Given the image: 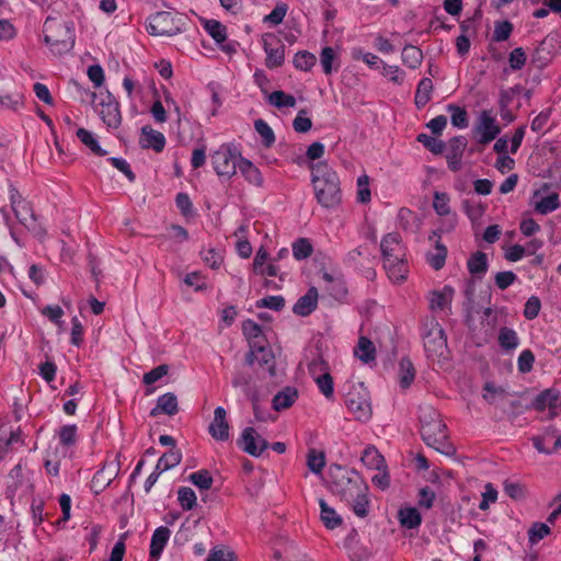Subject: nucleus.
Returning <instances> with one entry per match:
<instances>
[{"mask_svg":"<svg viewBox=\"0 0 561 561\" xmlns=\"http://www.w3.org/2000/svg\"><path fill=\"white\" fill-rule=\"evenodd\" d=\"M311 183L317 202L327 209L342 204L341 182L337 173L325 161L310 164Z\"/></svg>","mask_w":561,"mask_h":561,"instance_id":"obj_1","label":"nucleus"},{"mask_svg":"<svg viewBox=\"0 0 561 561\" xmlns=\"http://www.w3.org/2000/svg\"><path fill=\"white\" fill-rule=\"evenodd\" d=\"M44 42L54 55L69 53L76 41L73 22H61L48 16L44 23Z\"/></svg>","mask_w":561,"mask_h":561,"instance_id":"obj_2","label":"nucleus"},{"mask_svg":"<svg viewBox=\"0 0 561 561\" xmlns=\"http://www.w3.org/2000/svg\"><path fill=\"white\" fill-rule=\"evenodd\" d=\"M331 491L341 501L354 500V496L358 497V493L368 492V485L354 469L336 466L331 471Z\"/></svg>","mask_w":561,"mask_h":561,"instance_id":"obj_3","label":"nucleus"},{"mask_svg":"<svg viewBox=\"0 0 561 561\" xmlns=\"http://www.w3.org/2000/svg\"><path fill=\"white\" fill-rule=\"evenodd\" d=\"M92 104L95 112L99 113L103 123L113 129H117L122 124V114L119 103L115 96L106 91L100 94L91 92Z\"/></svg>","mask_w":561,"mask_h":561,"instance_id":"obj_4","label":"nucleus"},{"mask_svg":"<svg viewBox=\"0 0 561 561\" xmlns=\"http://www.w3.org/2000/svg\"><path fill=\"white\" fill-rule=\"evenodd\" d=\"M243 157L240 151L231 145H221L213 154L211 163L217 175L231 179L239 169Z\"/></svg>","mask_w":561,"mask_h":561,"instance_id":"obj_5","label":"nucleus"},{"mask_svg":"<svg viewBox=\"0 0 561 561\" xmlns=\"http://www.w3.org/2000/svg\"><path fill=\"white\" fill-rule=\"evenodd\" d=\"M345 405L357 421L366 422L371 417L370 397L363 382L351 387L345 396Z\"/></svg>","mask_w":561,"mask_h":561,"instance_id":"obj_6","label":"nucleus"},{"mask_svg":"<svg viewBox=\"0 0 561 561\" xmlns=\"http://www.w3.org/2000/svg\"><path fill=\"white\" fill-rule=\"evenodd\" d=\"M421 436L424 443L438 453L451 456L455 454V447L448 442L446 425L443 421L424 424L421 426Z\"/></svg>","mask_w":561,"mask_h":561,"instance_id":"obj_7","label":"nucleus"},{"mask_svg":"<svg viewBox=\"0 0 561 561\" xmlns=\"http://www.w3.org/2000/svg\"><path fill=\"white\" fill-rule=\"evenodd\" d=\"M147 21V32L152 36H174L183 32V19H175L167 11L156 12Z\"/></svg>","mask_w":561,"mask_h":561,"instance_id":"obj_8","label":"nucleus"},{"mask_svg":"<svg viewBox=\"0 0 561 561\" xmlns=\"http://www.w3.org/2000/svg\"><path fill=\"white\" fill-rule=\"evenodd\" d=\"M424 350L428 357L443 356L447 348V337L443 327L432 319L425 324L423 333Z\"/></svg>","mask_w":561,"mask_h":561,"instance_id":"obj_9","label":"nucleus"},{"mask_svg":"<svg viewBox=\"0 0 561 561\" xmlns=\"http://www.w3.org/2000/svg\"><path fill=\"white\" fill-rule=\"evenodd\" d=\"M237 445L252 457H260L270 447L268 442L250 426L242 431Z\"/></svg>","mask_w":561,"mask_h":561,"instance_id":"obj_10","label":"nucleus"},{"mask_svg":"<svg viewBox=\"0 0 561 561\" xmlns=\"http://www.w3.org/2000/svg\"><path fill=\"white\" fill-rule=\"evenodd\" d=\"M472 131L479 136L478 142L480 145H488L497 137L501 133V128L496 124L495 118L491 115V112L484 110L480 113L478 123L474 125Z\"/></svg>","mask_w":561,"mask_h":561,"instance_id":"obj_11","label":"nucleus"},{"mask_svg":"<svg viewBox=\"0 0 561 561\" xmlns=\"http://www.w3.org/2000/svg\"><path fill=\"white\" fill-rule=\"evenodd\" d=\"M263 48L266 54L265 66L268 69L280 67L285 61V45L272 34L263 36Z\"/></svg>","mask_w":561,"mask_h":561,"instance_id":"obj_12","label":"nucleus"},{"mask_svg":"<svg viewBox=\"0 0 561 561\" xmlns=\"http://www.w3.org/2000/svg\"><path fill=\"white\" fill-rule=\"evenodd\" d=\"M272 350L263 343L254 344L245 356V363L252 366L257 362L261 367H265L271 376L275 375V360Z\"/></svg>","mask_w":561,"mask_h":561,"instance_id":"obj_13","label":"nucleus"},{"mask_svg":"<svg viewBox=\"0 0 561 561\" xmlns=\"http://www.w3.org/2000/svg\"><path fill=\"white\" fill-rule=\"evenodd\" d=\"M380 250L383 262H393V260L405 257V247L402 244L401 236L398 232L383 236Z\"/></svg>","mask_w":561,"mask_h":561,"instance_id":"obj_14","label":"nucleus"},{"mask_svg":"<svg viewBox=\"0 0 561 561\" xmlns=\"http://www.w3.org/2000/svg\"><path fill=\"white\" fill-rule=\"evenodd\" d=\"M226 414V410L222 407H217L214 412V420L208 427L211 437L219 442H225L229 438V424Z\"/></svg>","mask_w":561,"mask_h":561,"instance_id":"obj_15","label":"nucleus"},{"mask_svg":"<svg viewBox=\"0 0 561 561\" xmlns=\"http://www.w3.org/2000/svg\"><path fill=\"white\" fill-rule=\"evenodd\" d=\"M559 405V392L554 389L541 391L533 401V408L537 411H545L546 409H549L550 417L557 415V409Z\"/></svg>","mask_w":561,"mask_h":561,"instance_id":"obj_16","label":"nucleus"},{"mask_svg":"<svg viewBox=\"0 0 561 561\" xmlns=\"http://www.w3.org/2000/svg\"><path fill=\"white\" fill-rule=\"evenodd\" d=\"M139 145L142 149L152 148L156 152H161L165 147V137L162 133L146 125L141 128Z\"/></svg>","mask_w":561,"mask_h":561,"instance_id":"obj_17","label":"nucleus"},{"mask_svg":"<svg viewBox=\"0 0 561 561\" xmlns=\"http://www.w3.org/2000/svg\"><path fill=\"white\" fill-rule=\"evenodd\" d=\"M318 306V290L310 287L308 291L301 296L293 307V312L299 317H308Z\"/></svg>","mask_w":561,"mask_h":561,"instance_id":"obj_18","label":"nucleus"},{"mask_svg":"<svg viewBox=\"0 0 561 561\" xmlns=\"http://www.w3.org/2000/svg\"><path fill=\"white\" fill-rule=\"evenodd\" d=\"M178 412L179 403L176 396L173 392H167L158 398L156 407L150 411V416L156 417L162 413L172 416Z\"/></svg>","mask_w":561,"mask_h":561,"instance_id":"obj_19","label":"nucleus"},{"mask_svg":"<svg viewBox=\"0 0 561 561\" xmlns=\"http://www.w3.org/2000/svg\"><path fill=\"white\" fill-rule=\"evenodd\" d=\"M455 295V289L445 285L442 290H434L430 297V308L433 311L444 310L449 307Z\"/></svg>","mask_w":561,"mask_h":561,"instance_id":"obj_20","label":"nucleus"},{"mask_svg":"<svg viewBox=\"0 0 561 561\" xmlns=\"http://www.w3.org/2000/svg\"><path fill=\"white\" fill-rule=\"evenodd\" d=\"M170 535L171 531L165 526H160L153 531L150 542V557L152 559L160 558L165 545L169 541Z\"/></svg>","mask_w":561,"mask_h":561,"instance_id":"obj_21","label":"nucleus"},{"mask_svg":"<svg viewBox=\"0 0 561 561\" xmlns=\"http://www.w3.org/2000/svg\"><path fill=\"white\" fill-rule=\"evenodd\" d=\"M298 399V390L294 387H285L278 391L273 398V409L282 411L291 407Z\"/></svg>","mask_w":561,"mask_h":561,"instance_id":"obj_22","label":"nucleus"},{"mask_svg":"<svg viewBox=\"0 0 561 561\" xmlns=\"http://www.w3.org/2000/svg\"><path fill=\"white\" fill-rule=\"evenodd\" d=\"M389 278L394 283L403 282L408 275V264L405 257L393 260V262H383Z\"/></svg>","mask_w":561,"mask_h":561,"instance_id":"obj_23","label":"nucleus"},{"mask_svg":"<svg viewBox=\"0 0 561 561\" xmlns=\"http://www.w3.org/2000/svg\"><path fill=\"white\" fill-rule=\"evenodd\" d=\"M319 506L320 518L328 529H335L336 527L342 525V517L335 512L334 508L329 506L323 499L319 500Z\"/></svg>","mask_w":561,"mask_h":561,"instance_id":"obj_24","label":"nucleus"},{"mask_svg":"<svg viewBox=\"0 0 561 561\" xmlns=\"http://www.w3.org/2000/svg\"><path fill=\"white\" fill-rule=\"evenodd\" d=\"M360 460L369 469L380 471V469L387 468L383 456L374 446L364 449Z\"/></svg>","mask_w":561,"mask_h":561,"instance_id":"obj_25","label":"nucleus"},{"mask_svg":"<svg viewBox=\"0 0 561 561\" xmlns=\"http://www.w3.org/2000/svg\"><path fill=\"white\" fill-rule=\"evenodd\" d=\"M242 332L249 342L250 350L253 347L254 344L265 342L262 328L251 319H247L245 321H243Z\"/></svg>","mask_w":561,"mask_h":561,"instance_id":"obj_26","label":"nucleus"},{"mask_svg":"<svg viewBox=\"0 0 561 561\" xmlns=\"http://www.w3.org/2000/svg\"><path fill=\"white\" fill-rule=\"evenodd\" d=\"M239 170L250 184L257 187L263 185V176L261 171L250 160L243 158L239 164Z\"/></svg>","mask_w":561,"mask_h":561,"instance_id":"obj_27","label":"nucleus"},{"mask_svg":"<svg viewBox=\"0 0 561 561\" xmlns=\"http://www.w3.org/2000/svg\"><path fill=\"white\" fill-rule=\"evenodd\" d=\"M497 342L503 351L513 352L519 345V337L513 329L503 327L499 331Z\"/></svg>","mask_w":561,"mask_h":561,"instance_id":"obj_28","label":"nucleus"},{"mask_svg":"<svg viewBox=\"0 0 561 561\" xmlns=\"http://www.w3.org/2000/svg\"><path fill=\"white\" fill-rule=\"evenodd\" d=\"M468 271L478 277L484 275L488 271V257L484 252H474L467 262Z\"/></svg>","mask_w":561,"mask_h":561,"instance_id":"obj_29","label":"nucleus"},{"mask_svg":"<svg viewBox=\"0 0 561 561\" xmlns=\"http://www.w3.org/2000/svg\"><path fill=\"white\" fill-rule=\"evenodd\" d=\"M433 82L430 78H423L416 88L414 103L417 108L424 107L431 100Z\"/></svg>","mask_w":561,"mask_h":561,"instance_id":"obj_30","label":"nucleus"},{"mask_svg":"<svg viewBox=\"0 0 561 561\" xmlns=\"http://www.w3.org/2000/svg\"><path fill=\"white\" fill-rule=\"evenodd\" d=\"M398 518L401 526L408 529H414L422 523V516L415 507L400 510Z\"/></svg>","mask_w":561,"mask_h":561,"instance_id":"obj_31","label":"nucleus"},{"mask_svg":"<svg viewBox=\"0 0 561 561\" xmlns=\"http://www.w3.org/2000/svg\"><path fill=\"white\" fill-rule=\"evenodd\" d=\"M16 219L28 229L34 228L36 217L34 210L28 202H23L15 208H12Z\"/></svg>","mask_w":561,"mask_h":561,"instance_id":"obj_32","label":"nucleus"},{"mask_svg":"<svg viewBox=\"0 0 561 561\" xmlns=\"http://www.w3.org/2000/svg\"><path fill=\"white\" fill-rule=\"evenodd\" d=\"M399 383L402 389H408L415 378V369L408 357H402L399 363Z\"/></svg>","mask_w":561,"mask_h":561,"instance_id":"obj_33","label":"nucleus"},{"mask_svg":"<svg viewBox=\"0 0 561 561\" xmlns=\"http://www.w3.org/2000/svg\"><path fill=\"white\" fill-rule=\"evenodd\" d=\"M114 479V472H107V469L105 467L101 468L95 472V474L92 478L91 481V490L95 494H100L102 491H104L113 481Z\"/></svg>","mask_w":561,"mask_h":561,"instance_id":"obj_34","label":"nucleus"},{"mask_svg":"<svg viewBox=\"0 0 561 561\" xmlns=\"http://www.w3.org/2000/svg\"><path fill=\"white\" fill-rule=\"evenodd\" d=\"M401 58L407 67L416 69L422 64L423 53L414 45H405L402 49Z\"/></svg>","mask_w":561,"mask_h":561,"instance_id":"obj_35","label":"nucleus"},{"mask_svg":"<svg viewBox=\"0 0 561 561\" xmlns=\"http://www.w3.org/2000/svg\"><path fill=\"white\" fill-rule=\"evenodd\" d=\"M203 26L217 44L227 41V27L221 22L213 19L204 20Z\"/></svg>","mask_w":561,"mask_h":561,"instance_id":"obj_36","label":"nucleus"},{"mask_svg":"<svg viewBox=\"0 0 561 561\" xmlns=\"http://www.w3.org/2000/svg\"><path fill=\"white\" fill-rule=\"evenodd\" d=\"M77 137L79 140L87 146L95 156L104 157L107 151L102 149L94 135L85 128H79L77 130Z\"/></svg>","mask_w":561,"mask_h":561,"instance_id":"obj_37","label":"nucleus"},{"mask_svg":"<svg viewBox=\"0 0 561 561\" xmlns=\"http://www.w3.org/2000/svg\"><path fill=\"white\" fill-rule=\"evenodd\" d=\"M23 469L21 463H18L11 469L8 476L7 496L12 499L18 489L23 484Z\"/></svg>","mask_w":561,"mask_h":561,"instance_id":"obj_38","label":"nucleus"},{"mask_svg":"<svg viewBox=\"0 0 561 561\" xmlns=\"http://www.w3.org/2000/svg\"><path fill=\"white\" fill-rule=\"evenodd\" d=\"M351 506L354 514L360 518H365L369 514V500L368 492L358 493V497L354 496V500H347L345 502Z\"/></svg>","mask_w":561,"mask_h":561,"instance_id":"obj_39","label":"nucleus"},{"mask_svg":"<svg viewBox=\"0 0 561 561\" xmlns=\"http://www.w3.org/2000/svg\"><path fill=\"white\" fill-rule=\"evenodd\" d=\"M355 354L364 363H369L375 359L376 348L374 343L366 336H360L357 343Z\"/></svg>","mask_w":561,"mask_h":561,"instance_id":"obj_40","label":"nucleus"},{"mask_svg":"<svg viewBox=\"0 0 561 561\" xmlns=\"http://www.w3.org/2000/svg\"><path fill=\"white\" fill-rule=\"evenodd\" d=\"M551 60V54L548 47V42L542 41L534 50L531 55V62L535 67L542 69Z\"/></svg>","mask_w":561,"mask_h":561,"instance_id":"obj_41","label":"nucleus"},{"mask_svg":"<svg viewBox=\"0 0 561 561\" xmlns=\"http://www.w3.org/2000/svg\"><path fill=\"white\" fill-rule=\"evenodd\" d=\"M307 466L309 470L316 474H320L325 467V455L323 451H318L314 448L308 450Z\"/></svg>","mask_w":561,"mask_h":561,"instance_id":"obj_42","label":"nucleus"},{"mask_svg":"<svg viewBox=\"0 0 561 561\" xmlns=\"http://www.w3.org/2000/svg\"><path fill=\"white\" fill-rule=\"evenodd\" d=\"M435 250H436V253H428L426 257H427L428 264L435 271H439L445 265L446 256H447V248L440 241L437 240L435 242Z\"/></svg>","mask_w":561,"mask_h":561,"instance_id":"obj_43","label":"nucleus"},{"mask_svg":"<svg viewBox=\"0 0 561 561\" xmlns=\"http://www.w3.org/2000/svg\"><path fill=\"white\" fill-rule=\"evenodd\" d=\"M447 111L451 114V124L457 128H467L469 125L468 113L465 107L448 104Z\"/></svg>","mask_w":561,"mask_h":561,"instance_id":"obj_44","label":"nucleus"},{"mask_svg":"<svg viewBox=\"0 0 561 561\" xmlns=\"http://www.w3.org/2000/svg\"><path fill=\"white\" fill-rule=\"evenodd\" d=\"M178 501L184 511H191L197 505L196 494L188 486H181L178 490Z\"/></svg>","mask_w":561,"mask_h":561,"instance_id":"obj_45","label":"nucleus"},{"mask_svg":"<svg viewBox=\"0 0 561 561\" xmlns=\"http://www.w3.org/2000/svg\"><path fill=\"white\" fill-rule=\"evenodd\" d=\"M316 56L307 50L298 51L293 60L296 69L309 71L316 65Z\"/></svg>","mask_w":561,"mask_h":561,"instance_id":"obj_46","label":"nucleus"},{"mask_svg":"<svg viewBox=\"0 0 561 561\" xmlns=\"http://www.w3.org/2000/svg\"><path fill=\"white\" fill-rule=\"evenodd\" d=\"M188 480L199 490H209L214 481L210 472L206 469L191 473Z\"/></svg>","mask_w":561,"mask_h":561,"instance_id":"obj_47","label":"nucleus"},{"mask_svg":"<svg viewBox=\"0 0 561 561\" xmlns=\"http://www.w3.org/2000/svg\"><path fill=\"white\" fill-rule=\"evenodd\" d=\"M268 102L278 108L282 107H294L296 105V99L290 95L286 94L284 91L277 90L272 92L268 95Z\"/></svg>","mask_w":561,"mask_h":561,"instance_id":"obj_48","label":"nucleus"},{"mask_svg":"<svg viewBox=\"0 0 561 561\" xmlns=\"http://www.w3.org/2000/svg\"><path fill=\"white\" fill-rule=\"evenodd\" d=\"M416 140L434 154H440L446 148V144L443 140L426 134H419Z\"/></svg>","mask_w":561,"mask_h":561,"instance_id":"obj_49","label":"nucleus"},{"mask_svg":"<svg viewBox=\"0 0 561 561\" xmlns=\"http://www.w3.org/2000/svg\"><path fill=\"white\" fill-rule=\"evenodd\" d=\"M560 206L558 194L553 193L542 197L536 203L535 209L541 215H547Z\"/></svg>","mask_w":561,"mask_h":561,"instance_id":"obj_50","label":"nucleus"},{"mask_svg":"<svg viewBox=\"0 0 561 561\" xmlns=\"http://www.w3.org/2000/svg\"><path fill=\"white\" fill-rule=\"evenodd\" d=\"M255 131L262 137V142L265 147H271L275 142V135L270 125L259 118L254 122Z\"/></svg>","mask_w":561,"mask_h":561,"instance_id":"obj_51","label":"nucleus"},{"mask_svg":"<svg viewBox=\"0 0 561 561\" xmlns=\"http://www.w3.org/2000/svg\"><path fill=\"white\" fill-rule=\"evenodd\" d=\"M312 251V244L306 238H299L293 243V254L298 261L309 257Z\"/></svg>","mask_w":561,"mask_h":561,"instance_id":"obj_52","label":"nucleus"},{"mask_svg":"<svg viewBox=\"0 0 561 561\" xmlns=\"http://www.w3.org/2000/svg\"><path fill=\"white\" fill-rule=\"evenodd\" d=\"M320 392L327 398L331 399L334 394L333 378L330 373L320 374L319 377L313 379Z\"/></svg>","mask_w":561,"mask_h":561,"instance_id":"obj_53","label":"nucleus"},{"mask_svg":"<svg viewBox=\"0 0 561 561\" xmlns=\"http://www.w3.org/2000/svg\"><path fill=\"white\" fill-rule=\"evenodd\" d=\"M513 32V24L505 20V21H496L494 24V31L492 35V39L494 42H504L508 39Z\"/></svg>","mask_w":561,"mask_h":561,"instance_id":"obj_54","label":"nucleus"},{"mask_svg":"<svg viewBox=\"0 0 561 561\" xmlns=\"http://www.w3.org/2000/svg\"><path fill=\"white\" fill-rule=\"evenodd\" d=\"M550 527L545 523H534L528 530V539L531 545L537 543L550 534Z\"/></svg>","mask_w":561,"mask_h":561,"instance_id":"obj_55","label":"nucleus"},{"mask_svg":"<svg viewBox=\"0 0 561 561\" xmlns=\"http://www.w3.org/2000/svg\"><path fill=\"white\" fill-rule=\"evenodd\" d=\"M433 207L437 215H439V216L448 215L450 213L448 194L444 193V192H435Z\"/></svg>","mask_w":561,"mask_h":561,"instance_id":"obj_56","label":"nucleus"},{"mask_svg":"<svg viewBox=\"0 0 561 561\" xmlns=\"http://www.w3.org/2000/svg\"><path fill=\"white\" fill-rule=\"evenodd\" d=\"M504 492L513 500H523L526 496V489L519 482L506 480L503 483Z\"/></svg>","mask_w":561,"mask_h":561,"instance_id":"obj_57","label":"nucleus"},{"mask_svg":"<svg viewBox=\"0 0 561 561\" xmlns=\"http://www.w3.org/2000/svg\"><path fill=\"white\" fill-rule=\"evenodd\" d=\"M308 371L310 376L314 379L320 376V374L330 373L329 364L323 359V357L318 354L309 364Z\"/></svg>","mask_w":561,"mask_h":561,"instance_id":"obj_58","label":"nucleus"},{"mask_svg":"<svg viewBox=\"0 0 561 561\" xmlns=\"http://www.w3.org/2000/svg\"><path fill=\"white\" fill-rule=\"evenodd\" d=\"M58 436L61 445H75L77 440V426L75 424L61 426Z\"/></svg>","mask_w":561,"mask_h":561,"instance_id":"obj_59","label":"nucleus"},{"mask_svg":"<svg viewBox=\"0 0 561 561\" xmlns=\"http://www.w3.org/2000/svg\"><path fill=\"white\" fill-rule=\"evenodd\" d=\"M257 308H268L275 311H280L285 307V299L282 296H266L256 301Z\"/></svg>","mask_w":561,"mask_h":561,"instance_id":"obj_60","label":"nucleus"},{"mask_svg":"<svg viewBox=\"0 0 561 561\" xmlns=\"http://www.w3.org/2000/svg\"><path fill=\"white\" fill-rule=\"evenodd\" d=\"M336 56L334 49L330 46L322 48L320 54V62L325 75H331L333 71V61Z\"/></svg>","mask_w":561,"mask_h":561,"instance_id":"obj_61","label":"nucleus"},{"mask_svg":"<svg viewBox=\"0 0 561 561\" xmlns=\"http://www.w3.org/2000/svg\"><path fill=\"white\" fill-rule=\"evenodd\" d=\"M541 309L540 299L537 296H531L527 299L523 314L527 320H534L538 317Z\"/></svg>","mask_w":561,"mask_h":561,"instance_id":"obj_62","label":"nucleus"},{"mask_svg":"<svg viewBox=\"0 0 561 561\" xmlns=\"http://www.w3.org/2000/svg\"><path fill=\"white\" fill-rule=\"evenodd\" d=\"M527 60L525 50L522 47H517L510 53L508 64L512 70H520Z\"/></svg>","mask_w":561,"mask_h":561,"instance_id":"obj_63","label":"nucleus"},{"mask_svg":"<svg viewBox=\"0 0 561 561\" xmlns=\"http://www.w3.org/2000/svg\"><path fill=\"white\" fill-rule=\"evenodd\" d=\"M516 279L517 275L512 271L499 272L494 276L495 285L501 290L508 288Z\"/></svg>","mask_w":561,"mask_h":561,"instance_id":"obj_64","label":"nucleus"}]
</instances>
